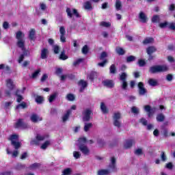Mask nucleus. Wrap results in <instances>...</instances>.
Returning <instances> with one entry per match:
<instances>
[{
    "mask_svg": "<svg viewBox=\"0 0 175 175\" xmlns=\"http://www.w3.org/2000/svg\"><path fill=\"white\" fill-rule=\"evenodd\" d=\"M165 167L167 169H170V170H172V169H173V163L172 162L167 163L165 165Z\"/></svg>",
    "mask_w": 175,
    "mask_h": 175,
    "instance_id": "nucleus-61",
    "label": "nucleus"
},
{
    "mask_svg": "<svg viewBox=\"0 0 175 175\" xmlns=\"http://www.w3.org/2000/svg\"><path fill=\"white\" fill-rule=\"evenodd\" d=\"M49 146H50V141H46L41 146V148H42V150H46V148H47V147H49Z\"/></svg>",
    "mask_w": 175,
    "mask_h": 175,
    "instance_id": "nucleus-47",
    "label": "nucleus"
},
{
    "mask_svg": "<svg viewBox=\"0 0 175 175\" xmlns=\"http://www.w3.org/2000/svg\"><path fill=\"white\" fill-rule=\"evenodd\" d=\"M88 77H89L90 80H91V81H94V80H95V79H97L98 73H96V72H95V71H92L90 73V75H88Z\"/></svg>",
    "mask_w": 175,
    "mask_h": 175,
    "instance_id": "nucleus-24",
    "label": "nucleus"
},
{
    "mask_svg": "<svg viewBox=\"0 0 175 175\" xmlns=\"http://www.w3.org/2000/svg\"><path fill=\"white\" fill-rule=\"evenodd\" d=\"M167 70H169V68L166 65L152 66L149 69V72L152 75H154V73H163L164 72H167Z\"/></svg>",
    "mask_w": 175,
    "mask_h": 175,
    "instance_id": "nucleus-2",
    "label": "nucleus"
},
{
    "mask_svg": "<svg viewBox=\"0 0 175 175\" xmlns=\"http://www.w3.org/2000/svg\"><path fill=\"white\" fill-rule=\"evenodd\" d=\"M70 110H68L66 113L62 117V121L63 122H66V121H68V119L69 118V116H70Z\"/></svg>",
    "mask_w": 175,
    "mask_h": 175,
    "instance_id": "nucleus-33",
    "label": "nucleus"
},
{
    "mask_svg": "<svg viewBox=\"0 0 175 175\" xmlns=\"http://www.w3.org/2000/svg\"><path fill=\"white\" fill-rule=\"evenodd\" d=\"M25 35L23 34V31H18L16 32V38L18 40L17 46L18 47H19V49H21L22 50H24V49H25V41L23 40V37Z\"/></svg>",
    "mask_w": 175,
    "mask_h": 175,
    "instance_id": "nucleus-4",
    "label": "nucleus"
},
{
    "mask_svg": "<svg viewBox=\"0 0 175 175\" xmlns=\"http://www.w3.org/2000/svg\"><path fill=\"white\" fill-rule=\"evenodd\" d=\"M78 142H79V144L78 145V149L83 155L88 156L90 155V148H88V146H87L85 144L83 143H87V138L85 137H80L78 139Z\"/></svg>",
    "mask_w": 175,
    "mask_h": 175,
    "instance_id": "nucleus-1",
    "label": "nucleus"
},
{
    "mask_svg": "<svg viewBox=\"0 0 175 175\" xmlns=\"http://www.w3.org/2000/svg\"><path fill=\"white\" fill-rule=\"evenodd\" d=\"M11 146H13L15 150H18V148L21 147V142L17 141H12V142H11Z\"/></svg>",
    "mask_w": 175,
    "mask_h": 175,
    "instance_id": "nucleus-27",
    "label": "nucleus"
},
{
    "mask_svg": "<svg viewBox=\"0 0 175 175\" xmlns=\"http://www.w3.org/2000/svg\"><path fill=\"white\" fill-rule=\"evenodd\" d=\"M128 78V75L126 72H122V75H120L119 80L122 81V90L124 91L128 88V82L126 81V79Z\"/></svg>",
    "mask_w": 175,
    "mask_h": 175,
    "instance_id": "nucleus-6",
    "label": "nucleus"
},
{
    "mask_svg": "<svg viewBox=\"0 0 175 175\" xmlns=\"http://www.w3.org/2000/svg\"><path fill=\"white\" fill-rule=\"evenodd\" d=\"M68 17H69L70 18H72V17H73V14L72 13V10H70V8H67L66 10Z\"/></svg>",
    "mask_w": 175,
    "mask_h": 175,
    "instance_id": "nucleus-49",
    "label": "nucleus"
},
{
    "mask_svg": "<svg viewBox=\"0 0 175 175\" xmlns=\"http://www.w3.org/2000/svg\"><path fill=\"white\" fill-rule=\"evenodd\" d=\"M60 32V41L62 43H65L66 42V38L65 37V33L66 31H65V27L64 26H61L59 28Z\"/></svg>",
    "mask_w": 175,
    "mask_h": 175,
    "instance_id": "nucleus-14",
    "label": "nucleus"
},
{
    "mask_svg": "<svg viewBox=\"0 0 175 175\" xmlns=\"http://www.w3.org/2000/svg\"><path fill=\"white\" fill-rule=\"evenodd\" d=\"M154 42V38H148L144 40L143 43L144 44H148L150 43H152Z\"/></svg>",
    "mask_w": 175,
    "mask_h": 175,
    "instance_id": "nucleus-41",
    "label": "nucleus"
},
{
    "mask_svg": "<svg viewBox=\"0 0 175 175\" xmlns=\"http://www.w3.org/2000/svg\"><path fill=\"white\" fill-rule=\"evenodd\" d=\"M62 72H64V70L62 68H58L55 70V75L59 76L60 75H62Z\"/></svg>",
    "mask_w": 175,
    "mask_h": 175,
    "instance_id": "nucleus-54",
    "label": "nucleus"
},
{
    "mask_svg": "<svg viewBox=\"0 0 175 175\" xmlns=\"http://www.w3.org/2000/svg\"><path fill=\"white\" fill-rule=\"evenodd\" d=\"M83 8L85 10H92V4L90 1H85L83 4Z\"/></svg>",
    "mask_w": 175,
    "mask_h": 175,
    "instance_id": "nucleus-23",
    "label": "nucleus"
},
{
    "mask_svg": "<svg viewBox=\"0 0 175 175\" xmlns=\"http://www.w3.org/2000/svg\"><path fill=\"white\" fill-rule=\"evenodd\" d=\"M146 53L148 55V61H152L155 58V56L152 55V54L153 53H157V47L154 46H148L146 49Z\"/></svg>",
    "mask_w": 175,
    "mask_h": 175,
    "instance_id": "nucleus-9",
    "label": "nucleus"
},
{
    "mask_svg": "<svg viewBox=\"0 0 175 175\" xmlns=\"http://www.w3.org/2000/svg\"><path fill=\"white\" fill-rule=\"evenodd\" d=\"M157 122H163L165 121V115L163 113H159L156 117Z\"/></svg>",
    "mask_w": 175,
    "mask_h": 175,
    "instance_id": "nucleus-28",
    "label": "nucleus"
},
{
    "mask_svg": "<svg viewBox=\"0 0 175 175\" xmlns=\"http://www.w3.org/2000/svg\"><path fill=\"white\" fill-rule=\"evenodd\" d=\"M117 159L116 157H111V163L109 165V167L111 170V172H117Z\"/></svg>",
    "mask_w": 175,
    "mask_h": 175,
    "instance_id": "nucleus-12",
    "label": "nucleus"
},
{
    "mask_svg": "<svg viewBox=\"0 0 175 175\" xmlns=\"http://www.w3.org/2000/svg\"><path fill=\"white\" fill-rule=\"evenodd\" d=\"M131 113H133L134 114H137L139 113V109H137L136 107H133L131 108Z\"/></svg>",
    "mask_w": 175,
    "mask_h": 175,
    "instance_id": "nucleus-63",
    "label": "nucleus"
},
{
    "mask_svg": "<svg viewBox=\"0 0 175 175\" xmlns=\"http://www.w3.org/2000/svg\"><path fill=\"white\" fill-rule=\"evenodd\" d=\"M110 170H99L97 172L98 175H109Z\"/></svg>",
    "mask_w": 175,
    "mask_h": 175,
    "instance_id": "nucleus-32",
    "label": "nucleus"
},
{
    "mask_svg": "<svg viewBox=\"0 0 175 175\" xmlns=\"http://www.w3.org/2000/svg\"><path fill=\"white\" fill-rule=\"evenodd\" d=\"M113 124L114 125V126H116L117 128H121V113L120 112L113 113Z\"/></svg>",
    "mask_w": 175,
    "mask_h": 175,
    "instance_id": "nucleus-5",
    "label": "nucleus"
},
{
    "mask_svg": "<svg viewBox=\"0 0 175 175\" xmlns=\"http://www.w3.org/2000/svg\"><path fill=\"white\" fill-rule=\"evenodd\" d=\"M100 109L101 111H103V114H107V113H109V109H107V107H106L105 103H100Z\"/></svg>",
    "mask_w": 175,
    "mask_h": 175,
    "instance_id": "nucleus-26",
    "label": "nucleus"
},
{
    "mask_svg": "<svg viewBox=\"0 0 175 175\" xmlns=\"http://www.w3.org/2000/svg\"><path fill=\"white\" fill-rule=\"evenodd\" d=\"M6 87L8 90H5V96L10 98L12 96V91L16 88V85H14L12 79H8L6 80Z\"/></svg>",
    "mask_w": 175,
    "mask_h": 175,
    "instance_id": "nucleus-3",
    "label": "nucleus"
},
{
    "mask_svg": "<svg viewBox=\"0 0 175 175\" xmlns=\"http://www.w3.org/2000/svg\"><path fill=\"white\" fill-rule=\"evenodd\" d=\"M73 156L75 157V158L76 159H79V158H80V157H81V154H80V152H79L77 151H74Z\"/></svg>",
    "mask_w": 175,
    "mask_h": 175,
    "instance_id": "nucleus-58",
    "label": "nucleus"
},
{
    "mask_svg": "<svg viewBox=\"0 0 175 175\" xmlns=\"http://www.w3.org/2000/svg\"><path fill=\"white\" fill-rule=\"evenodd\" d=\"M16 170H23V169H25V165L22 163H18L15 167Z\"/></svg>",
    "mask_w": 175,
    "mask_h": 175,
    "instance_id": "nucleus-42",
    "label": "nucleus"
},
{
    "mask_svg": "<svg viewBox=\"0 0 175 175\" xmlns=\"http://www.w3.org/2000/svg\"><path fill=\"white\" fill-rule=\"evenodd\" d=\"M116 10H121L122 9V4L120 0H116Z\"/></svg>",
    "mask_w": 175,
    "mask_h": 175,
    "instance_id": "nucleus-38",
    "label": "nucleus"
},
{
    "mask_svg": "<svg viewBox=\"0 0 175 175\" xmlns=\"http://www.w3.org/2000/svg\"><path fill=\"white\" fill-rule=\"evenodd\" d=\"M140 123L142 124V125H147V120H146L144 118H142L140 119Z\"/></svg>",
    "mask_w": 175,
    "mask_h": 175,
    "instance_id": "nucleus-64",
    "label": "nucleus"
},
{
    "mask_svg": "<svg viewBox=\"0 0 175 175\" xmlns=\"http://www.w3.org/2000/svg\"><path fill=\"white\" fill-rule=\"evenodd\" d=\"M30 169H38V167H40V163H34L29 166Z\"/></svg>",
    "mask_w": 175,
    "mask_h": 175,
    "instance_id": "nucleus-50",
    "label": "nucleus"
},
{
    "mask_svg": "<svg viewBox=\"0 0 175 175\" xmlns=\"http://www.w3.org/2000/svg\"><path fill=\"white\" fill-rule=\"evenodd\" d=\"M47 136L46 135H40L39 134H37L36 137V139H33L30 142L31 146H39V142H43L44 139H46Z\"/></svg>",
    "mask_w": 175,
    "mask_h": 175,
    "instance_id": "nucleus-10",
    "label": "nucleus"
},
{
    "mask_svg": "<svg viewBox=\"0 0 175 175\" xmlns=\"http://www.w3.org/2000/svg\"><path fill=\"white\" fill-rule=\"evenodd\" d=\"M88 45H85L83 48H82V53L83 54H88Z\"/></svg>",
    "mask_w": 175,
    "mask_h": 175,
    "instance_id": "nucleus-53",
    "label": "nucleus"
},
{
    "mask_svg": "<svg viewBox=\"0 0 175 175\" xmlns=\"http://www.w3.org/2000/svg\"><path fill=\"white\" fill-rule=\"evenodd\" d=\"M57 95H58V93H57V92H55L53 94H51L49 98V103H52V102H54V100H55V98H57Z\"/></svg>",
    "mask_w": 175,
    "mask_h": 175,
    "instance_id": "nucleus-35",
    "label": "nucleus"
},
{
    "mask_svg": "<svg viewBox=\"0 0 175 175\" xmlns=\"http://www.w3.org/2000/svg\"><path fill=\"white\" fill-rule=\"evenodd\" d=\"M144 109L147 111L148 117L149 118L151 117V116H152L155 111H157L156 107L151 108V106L150 105H145Z\"/></svg>",
    "mask_w": 175,
    "mask_h": 175,
    "instance_id": "nucleus-15",
    "label": "nucleus"
},
{
    "mask_svg": "<svg viewBox=\"0 0 175 175\" xmlns=\"http://www.w3.org/2000/svg\"><path fill=\"white\" fill-rule=\"evenodd\" d=\"M83 59H78L75 62H73V66H77V65H80L81 62H83Z\"/></svg>",
    "mask_w": 175,
    "mask_h": 175,
    "instance_id": "nucleus-57",
    "label": "nucleus"
},
{
    "mask_svg": "<svg viewBox=\"0 0 175 175\" xmlns=\"http://www.w3.org/2000/svg\"><path fill=\"white\" fill-rule=\"evenodd\" d=\"M90 128H92V123H85L84 126L85 132H88Z\"/></svg>",
    "mask_w": 175,
    "mask_h": 175,
    "instance_id": "nucleus-43",
    "label": "nucleus"
},
{
    "mask_svg": "<svg viewBox=\"0 0 175 175\" xmlns=\"http://www.w3.org/2000/svg\"><path fill=\"white\" fill-rule=\"evenodd\" d=\"M66 98L68 100H70V102H73V100H75V99L76 98V97H75V95H73L72 94H67Z\"/></svg>",
    "mask_w": 175,
    "mask_h": 175,
    "instance_id": "nucleus-45",
    "label": "nucleus"
},
{
    "mask_svg": "<svg viewBox=\"0 0 175 175\" xmlns=\"http://www.w3.org/2000/svg\"><path fill=\"white\" fill-rule=\"evenodd\" d=\"M40 73V69L36 70L31 75V79H36Z\"/></svg>",
    "mask_w": 175,
    "mask_h": 175,
    "instance_id": "nucleus-48",
    "label": "nucleus"
},
{
    "mask_svg": "<svg viewBox=\"0 0 175 175\" xmlns=\"http://www.w3.org/2000/svg\"><path fill=\"white\" fill-rule=\"evenodd\" d=\"M116 53L118 55H124L125 54V50L121 47H118L116 49Z\"/></svg>",
    "mask_w": 175,
    "mask_h": 175,
    "instance_id": "nucleus-37",
    "label": "nucleus"
},
{
    "mask_svg": "<svg viewBox=\"0 0 175 175\" xmlns=\"http://www.w3.org/2000/svg\"><path fill=\"white\" fill-rule=\"evenodd\" d=\"M100 61H103L102 62L98 63V66H100L101 68L105 67V65L107 63V53L106 51H103L100 55Z\"/></svg>",
    "mask_w": 175,
    "mask_h": 175,
    "instance_id": "nucleus-11",
    "label": "nucleus"
},
{
    "mask_svg": "<svg viewBox=\"0 0 175 175\" xmlns=\"http://www.w3.org/2000/svg\"><path fill=\"white\" fill-rule=\"evenodd\" d=\"M35 100L38 105H42L44 102V98L42 96L37 95L36 96Z\"/></svg>",
    "mask_w": 175,
    "mask_h": 175,
    "instance_id": "nucleus-25",
    "label": "nucleus"
},
{
    "mask_svg": "<svg viewBox=\"0 0 175 175\" xmlns=\"http://www.w3.org/2000/svg\"><path fill=\"white\" fill-rule=\"evenodd\" d=\"M126 61L128 64H129V62H133V61H136V57L133 55L128 56L126 59Z\"/></svg>",
    "mask_w": 175,
    "mask_h": 175,
    "instance_id": "nucleus-40",
    "label": "nucleus"
},
{
    "mask_svg": "<svg viewBox=\"0 0 175 175\" xmlns=\"http://www.w3.org/2000/svg\"><path fill=\"white\" fill-rule=\"evenodd\" d=\"M139 94V95H144L147 94V89L144 88V83L143 82L138 83Z\"/></svg>",
    "mask_w": 175,
    "mask_h": 175,
    "instance_id": "nucleus-16",
    "label": "nucleus"
},
{
    "mask_svg": "<svg viewBox=\"0 0 175 175\" xmlns=\"http://www.w3.org/2000/svg\"><path fill=\"white\" fill-rule=\"evenodd\" d=\"M47 79H49V75H47V74H44L40 79V81L42 83H44V81H46V80H47Z\"/></svg>",
    "mask_w": 175,
    "mask_h": 175,
    "instance_id": "nucleus-56",
    "label": "nucleus"
},
{
    "mask_svg": "<svg viewBox=\"0 0 175 175\" xmlns=\"http://www.w3.org/2000/svg\"><path fill=\"white\" fill-rule=\"evenodd\" d=\"M28 107V105H27V103L22 102L21 104H18L16 107V109L18 110V109H27Z\"/></svg>",
    "mask_w": 175,
    "mask_h": 175,
    "instance_id": "nucleus-31",
    "label": "nucleus"
},
{
    "mask_svg": "<svg viewBox=\"0 0 175 175\" xmlns=\"http://www.w3.org/2000/svg\"><path fill=\"white\" fill-rule=\"evenodd\" d=\"M36 33V30H35V29H31L29 33V39L30 40H35Z\"/></svg>",
    "mask_w": 175,
    "mask_h": 175,
    "instance_id": "nucleus-22",
    "label": "nucleus"
},
{
    "mask_svg": "<svg viewBox=\"0 0 175 175\" xmlns=\"http://www.w3.org/2000/svg\"><path fill=\"white\" fill-rule=\"evenodd\" d=\"M8 140H10L11 143L15 142L14 140H18V135L17 134H12L10 136Z\"/></svg>",
    "mask_w": 175,
    "mask_h": 175,
    "instance_id": "nucleus-36",
    "label": "nucleus"
},
{
    "mask_svg": "<svg viewBox=\"0 0 175 175\" xmlns=\"http://www.w3.org/2000/svg\"><path fill=\"white\" fill-rule=\"evenodd\" d=\"M100 25L101 27H105V28H109V27L111 26V24L110 23V22H105V21H102L100 24Z\"/></svg>",
    "mask_w": 175,
    "mask_h": 175,
    "instance_id": "nucleus-44",
    "label": "nucleus"
},
{
    "mask_svg": "<svg viewBox=\"0 0 175 175\" xmlns=\"http://www.w3.org/2000/svg\"><path fill=\"white\" fill-rule=\"evenodd\" d=\"M151 21L152 23H153V24L160 23L161 18L159 17V15H153V16L151 18Z\"/></svg>",
    "mask_w": 175,
    "mask_h": 175,
    "instance_id": "nucleus-29",
    "label": "nucleus"
},
{
    "mask_svg": "<svg viewBox=\"0 0 175 175\" xmlns=\"http://www.w3.org/2000/svg\"><path fill=\"white\" fill-rule=\"evenodd\" d=\"M78 85H81V88L79 90V92H83L85 88H87V86L88 85V83L87 81L80 79L78 82Z\"/></svg>",
    "mask_w": 175,
    "mask_h": 175,
    "instance_id": "nucleus-18",
    "label": "nucleus"
},
{
    "mask_svg": "<svg viewBox=\"0 0 175 175\" xmlns=\"http://www.w3.org/2000/svg\"><path fill=\"white\" fill-rule=\"evenodd\" d=\"M102 83L103 85H104V87H107V88H114V81L111 79L104 80L103 81Z\"/></svg>",
    "mask_w": 175,
    "mask_h": 175,
    "instance_id": "nucleus-13",
    "label": "nucleus"
},
{
    "mask_svg": "<svg viewBox=\"0 0 175 175\" xmlns=\"http://www.w3.org/2000/svg\"><path fill=\"white\" fill-rule=\"evenodd\" d=\"M148 84L152 87H156V85H158V81L154 79H150L148 80Z\"/></svg>",
    "mask_w": 175,
    "mask_h": 175,
    "instance_id": "nucleus-34",
    "label": "nucleus"
},
{
    "mask_svg": "<svg viewBox=\"0 0 175 175\" xmlns=\"http://www.w3.org/2000/svg\"><path fill=\"white\" fill-rule=\"evenodd\" d=\"M68 58H69V57L65 54V50H63L59 56V59L62 61H66Z\"/></svg>",
    "mask_w": 175,
    "mask_h": 175,
    "instance_id": "nucleus-30",
    "label": "nucleus"
},
{
    "mask_svg": "<svg viewBox=\"0 0 175 175\" xmlns=\"http://www.w3.org/2000/svg\"><path fill=\"white\" fill-rule=\"evenodd\" d=\"M135 139H127L124 143V148L128 149L131 148L135 144Z\"/></svg>",
    "mask_w": 175,
    "mask_h": 175,
    "instance_id": "nucleus-21",
    "label": "nucleus"
},
{
    "mask_svg": "<svg viewBox=\"0 0 175 175\" xmlns=\"http://www.w3.org/2000/svg\"><path fill=\"white\" fill-rule=\"evenodd\" d=\"M72 13L77 18H79L81 17L80 14H79V12L75 8L72 9Z\"/></svg>",
    "mask_w": 175,
    "mask_h": 175,
    "instance_id": "nucleus-59",
    "label": "nucleus"
},
{
    "mask_svg": "<svg viewBox=\"0 0 175 175\" xmlns=\"http://www.w3.org/2000/svg\"><path fill=\"white\" fill-rule=\"evenodd\" d=\"M135 155H142L143 154V150L142 148H138L135 151Z\"/></svg>",
    "mask_w": 175,
    "mask_h": 175,
    "instance_id": "nucleus-60",
    "label": "nucleus"
},
{
    "mask_svg": "<svg viewBox=\"0 0 175 175\" xmlns=\"http://www.w3.org/2000/svg\"><path fill=\"white\" fill-rule=\"evenodd\" d=\"M139 19L140 23H142L143 24H146V23L148 21V18L147 17V15H146L145 13L143 12H139Z\"/></svg>",
    "mask_w": 175,
    "mask_h": 175,
    "instance_id": "nucleus-17",
    "label": "nucleus"
},
{
    "mask_svg": "<svg viewBox=\"0 0 175 175\" xmlns=\"http://www.w3.org/2000/svg\"><path fill=\"white\" fill-rule=\"evenodd\" d=\"M109 72L112 75H116L117 72V69L116 68V64L111 65V66L109 67Z\"/></svg>",
    "mask_w": 175,
    "mask_h": 175,
    "instance_id": "nucleus-39",
    "label": "nucleus"
},
{
    "mask_svg": "<svg viewBox=\"0 0 175 175\" xmlns=\"http://www.w3.org/2000/svg\"><path fill=\"white\" fill-rule=\"evenodd\" d=\"M138 65L140 67L144 66L146 65V61L144 59H139L138 60Z\"/></svg>",
    "mask_w": 175,
    "mask_h": 175,
    "instance_id": "nucleus-51",
    "label": "nucleus"
},
{
    "mask_svg": "<svg viewBox=\"0 0 175 175\" xmlns=\"http://www.w3.org/2000/svg\"><path fill=\"white\" fill-rule=\"evenodd\" d=\"M54 54H59V46L58 45H55L53 46Z\"/></svg>",
    "mask_w": 175,
    "mask_h": 175,
    "instance_id": "nucleus-52",
    "label": "nucleus"
},
{
    "mask_svg": "<svg viewBox=\"0 0 175 175\" xmlns=\"http://www.w3.org/2000/svg\"><path fill=\"white\" fill-rule=\"evenodd\" d=\"M159 27L163 29V28H166L169 27V23L167 22L161 23L159 24Z\"/></svg>",
    "mask_w": 175,
    "mask_h": 175,
    "instance_id": "nucleus-46",
    "label": "nucleus"
},
{
    "mask_svg": "<svg viewBox=\"0 0 175 175\" xmlns=\"http://www.w3.org/2000/svg\"><path fill=\"white\" fill-rule=\"evenodd\" d=\"M91 114H92H92H94L92 113V110H91L90 109H85L82 112V116H83V121L84 122H88V121H90V120H91Z\"/></svg>",
    "mask_w": 175,
    "mask_h": 175,
    "instance_id": "nucleus-8",
    "label": "nucleus"
},
{
    "mask_svg": "<svg viewBox=\"0 0 175 175\" xmlns=\"http://www.w3.org/2000/svg\"><path fill=\"white\" fill-rule=\"evenodd\" d=\"M49 49L47 48H43L41 50L40 53V58L41 59H46V58L49 57Z\"/></svg>",
    "mask_w": 175,
    "mask_h": 175,
    "instance_id": "nucleus-19",
    "label": "nucleus"
},
{
    "mask_svg": "<svg viewBox=\"0 0 175 175\" xmlns=\"http://www.w3.org/2000/svg\"><path fill=\"white\" fill-rule=\"evenodd\" d=\"M30 120L32 122H34V124H36L38 121H42L43 120L42 118L39 117L36 113H33L31 117Z\"/></svg>",
    "mask_w": 175,
    "mask_h": 175,
    "instance_id": "nucleus-20",
    "label": "nucleus"
},
{
    "mask_svg": "<svg viewBox=\"0 0 175 175\" xmlns=\"http://www.w3.org/2000/svg\"><path fill=\"white\" fill-rule=\"evenodd\" d=\"M15 129L21 128L22 129H27L28 128V124L24 122V119L19 118L14 125Z\"/></svg>",
    "mask_w": 175,
    "mask_h": 175,
    "instance_id": "nucleus-7",
    "label": "nucleus"
},
{
    "mask_svg": "<svg viewBox=\"0 0 175 175\" xmlns=\"http://www.w3.org/2000/svg\"><path fill=\"white\" fill-rule=\"evenodd\" d=\"M169 29H172V31H175V23H171L170 25H168Z\"/></svg>",
    "mask_w": 175,
    "mask_h": 175,
    "instance_id": "nucleus-62",
    "label": "nucleus"
},
{
    "mask_svg": "<svg viewBox=\"0 0 175 175\" xmlns=\"http://www.w3.org/2000/svg\"><path fill=\"white\" fill-rule=\"evenodd\" d=\"M161 158L163 162H166V159H167V157H166V154H165V152H161Z\"/></svg>",
    "mask_w": 175,
    "mask_h": 175,
    "instance_id": "nucleus-55",
    "label": "nucleus"
}]
</instances>
